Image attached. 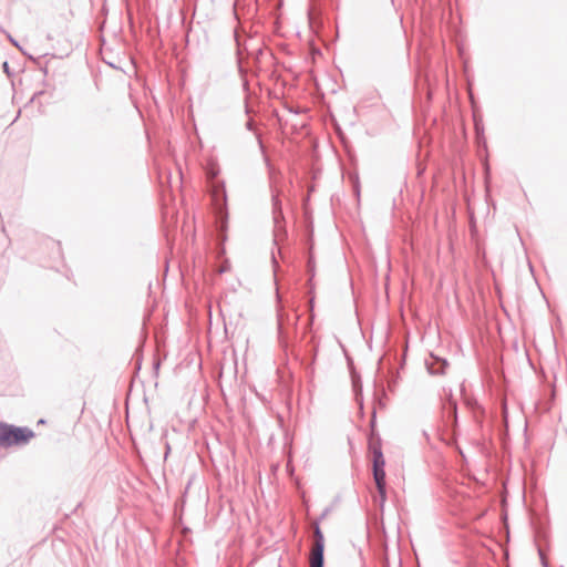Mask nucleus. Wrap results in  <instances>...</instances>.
Wrapping results in <instances>:
<instances>
[{
    "label": "nucleus",
    "mask_w": 567,
    "mask_h": 567,
    "mask_svg": "<svg viewBox=\"0 0 567 567\" xmlns=\"http://www.w3.org/2000/svg\"><path fill=\"white\" fill-rule=\"evenodd\" d=\"M272 219L275 224V243L287 236V230L285 228V216L281 207V200L278 195H272Z\"/></svg>",
    "instance_id": "nucleus-3"
},
{
    "label": "nucleus",
    "mask_w": 567,
    "mask_h": 567,
    "mask_svg": "<svg viewBox=\"0 0 567 567\" xmlns=\"http://www.w3.org/2000/svg\"><path fill=\"white\" fill-rule=\"evenodd\" d=\"M370 423L371 427L374 429L375 411H373L372 413V419ZM369 450L372 453V472H375L380 480L382 478L383 475L385 461L382 453L381 437L374 433V430H372V433L369 437Z\"/></svg>",
    "instance_id": "nucleus-1"
},
{
    "label": "nucleus",
    "mask_w": 567,
    "mask_h": 567,
    "mask_svg": "<svg viewBox=\"0 0 567 567\" xmlns=\"http://www.w3.org/2000/svg\"><path fill=\"white\" fill-rule=\"evenodd\" d=\"M9 40H10V42H11L13 45H16L17 48L21 49V48L19 47L18 42H17L12 37H10V35H9Z\"/></svg>",
    "instance_id": "nucleus-17"
},
{
    "label": "nucleus",
    "mask_w": 567,
    "mask_h": 567,
    "mask_svg": "<svg viewBox=\"0 0 567 567\" xmlns=\"http://www.w3.org/2000/svg\"><path fill=\"white\" fill-rule=\"evenodd\" d=\"M215 202H216V214H217V220H218V228H219V231H225L226 229V225H227V219H228V214H227V209H226V200H227V196H226V190H225V187L224 185L220 186V188H217L216 192H215Z\"/></svg>",
    "instance_id": "nucleus-4"
},
{
    "label": "nucleus",
    "mask_w": 567,
    "mask_h": 567,
    "mask_svg": "<svg viewBox=\"0 0 567 567\" xmlns=\"http://www.w3.org/2000/svg\"><path fill=\"white\" fill-rule=\"evenodd\" d=\"M313 537L309 567H324V537L318 522L315 524Z\"/></svg>",
    "instance_id": "nucleus-2"
},
{
    "label": "nucleus",
    "mask_w": 567,
    "mask_h": 567,
    "mask_svg": "<svg viewBox=\"0 0 567 567\" xmlns=\"http://www.w3.org/2000/svg\"><path fill=\"white\" fill-rule=\"evenodd\" d=\"M311 348L307 350V353L309 355V362L305 363L302 361V364H305L306 369L310 372L313 371V364L316 362L317 352H318V344L316 343L315 337H311L310 339Z\"/></svg>",
    "instance_id": "nucleus-12"
},
{
    "label": "nucleus",
    "mask_w": 567,
    "mask_h": 567,
    "mask_svg": "<svg viewBox=\"0 0 567 567\" xmlns=\"http://www.w3.org/2000/svg\"><path fill=\"white\" fill-rule=\"evenodd\" d=\"M443 392H446V389H443ZM445 395H446V400H447L449 399V392L445 393Z\"/></svg>",
    "instance_id": "nucleus-24"
},
{
    "label": "nucleus",
    "mask_w": 567,
    "mask_h": 567,
    "mask_svg": "<svg viewBox=\"0 0 567 567\" xmlns=\"http://www.w3.org/2000/svg\"><path fill=\"white\" fill-rule=\"evenodd\" d=\"M2 68H3V71L10 75V68H9V63L7 61L3 62L2 64Z\"/></svg>",
    "instance_id": "nucleus-15"
},
{
    "label": "nucleus",
    "mask_w": 567,
    "mask_h": 567,
    "mask_svg": "<svg viewBox=\"0 0 567 567\" xmlns=\"http://www.w3.org/2000/svg\"><path fill=\"white\" fill-rule=\"evenodd\" d=\"M328 512H329V509L327 508V509L322 513L321 518H323L326 515H328Z\"/></svg>",
    "instance_id": "nucleus-20"
},
{
    "label": "nucleus",
    "mask_w": 567,
    "mask_h": 567,
    "mask_svg": "<svg viewBox=\"0 0 567 567\" xmlns=\"http://www.w3.org/2000/svg\"><path fill=\"white\" fill-rule=\"evenodd\" d=\"M538 553H539V557H540V560H542V565H543L544 567H548V563H547V559L545 558V556H544V554H543V550H542V549H539V550H538Z\"/></svg>",
    "instance_id": "nucleus-13"
},
{
    "label": "nucleus",
    "mask_w": 567,
    "mask_h": 567,
    "mask_svg": "<svg viewBox=\"0 0 567 567\" xmlns=\"http://www.w3.org/2000/svg\"><path fill=\"white\" fill-rule=\"evenodd\" d=\"M43 91L35 92L31 99V101H34L38 96L42 95Z\"/></svg>",
    "instance_id": "nucleus-16"
},
{
    "label": "nucleus",
    "mask_w": 567,
    "mask_h": 567,
    "mask_svg": "<svg viewBox=\"0 0 567 567\" xmlns=\"http://www.w3.org/2000/svg\"><path fill=\"white\" fill-rule=\"evenodd\" d=\"M254 125H255V124H254V121H252V120H249V121H247V123H246V127H247V130H249V131H254V130H255V126H254Z\"/></svg>",
    "instance_id": "nucleus-14"
},
{
    "label": "nucleus",
    "mask_w": 567,
    "mask_h": 567,
    "mask_svg": "<svg viewBox=\"0 0 567 567\" xmlns=\"http://www.w3.org/2000/svg\"><path fill=\"white\" fill-rule=\"evenodd\" d=\"M312 249H313V247H312V245H310L309 251H308V257H307V274L309 277L307 285H308L310 295H312V292L315 290L313 278L316 276V260H315V255H313Z\"/></svg>",
    "instance_id": "nucleus-7"
},
{
    "label": "nucleus",
    "mask_w": 567,
    "mask_h": 567,
    "mask_svg": "<svg viewBox=\"0 0 567 567\" xmlns=\"http://www.w3.org/2000/svg\"><path fill=\"white\" fill-rule=\"evenodd\" d=\"M297 321H298V318L296 317V318L293 319L292 324H293V326H296V324H297Z\"/></svg>",
    "instance_id": "nucleus-23"
},
{
    "label": "nucleus",
    "mask_w": 567,
    "mask_h": 567,
    "mask_svg": "<svg viewBox=\"0 0 567 567\" xmlns=\"http://www.w3.org/2000/svg\"><path fill=\"white\" fill-rule=\"evenodd\" d=\"M42 71H43L44 75H47V74H48V69H47V66L42 68Z\"/></svg>",
    "instance_id": "nucleus-21"
},
{
    "label": "nucleus",
    "mask_w": 567,
    "mask_h": 567,
    "mask_svg": "<svg viewBox=\"0 0 567 567\" xmlns=\"http://www.w3.org/2000/svg\"><path fill=\"white\" fill-rule=\"evenodd\" d=\"M446 419L452 422V427L457 425V404L453 399L452 391H449V399L444 403Z\"/></svg>",
    "instance_id": "nucleus-8"
},
{
    "label": "nucleus",
    "mask_w": 567,
    "mask_h": 567,
    "mask_svg": "<svg viewBox=\"0 0 567 567\" xmlns=\"http://www.w3.org/2000/svg\"><path fill=\"white\" fill-rule=\"evenodd\" d=\"M310 306L313 307V297L310 298Z\"/></svg>",
    "instance_id": "nucleus-22"
},
{
    "label": "nucleus",
    "mask_w": 567,
    "mask_h": 567,
    "mask_svg": "<svg viewBox=\"0 0 567 567\" xmlns=\"http://www.w3.org/2000/svg\"><path fill=\"white\" fill-rule=\"evenodd\" d=\"M466 404H467L468 406H471V408H473V405H476V406L478 405L476 401H474V402L472 403L470 400H467V401H466Z\"/></svg>",
    "instance_id": "nucleus-18"
},
{
    "label": "nucleus",
    "mask_w": 567,
    "mask_h": 567,
    "mask_svg": "<svg viewBox=\"0 0 567 567\" xmlns=\"http://www.w3.org/2000/svg\"><path fill=\"white\" fill-rule=\"evenodd\" d=\"M449 362L446 359L431 354V361L426 362L427 371L430 374L441 375L445 373Z\"/></svg>",
    "instance_id": "nucleus-6"
},
{
    "label": "nucleus",
    "mask_w": 567,
    "mask_h": 567,
    "mask_svg": "<svg viewBox=\"0 0 567 567\" xmlns=\"http://www.w3.org/2000/svg\"><path fill=\"white\" fill-rule=\"evenodd\" d=\"M11 446V424L0 422V447Z\"/></svg>",
    "instance_id": "nucleus-10"
},
{
    "label": "nucleus",
    "mask_w": 567,
    "mask_h": 567,
    "mask_svg": "<svg viewBox=\"0 0 567 567\" xmlns=\"http://www.w3.org/2000/svg\"><path fill=\"white\" fill-rule=\"evenodd\" d=\"M169 451H171V446H169V444H166L165 458L167 457V455H168Z\"/></svg>",
    "instance_id": "nucleus-19"
},
{
    "label": "nucleus",
    "mask_w": 567,
    "mask_h": 567,
    "mask_svg": "<svg viewBox=\"0 0 567 567\" xmlns=\"http://www.w3.org/2000/svg\"><path fill=\"white\" fill-rule=\"evenodd\" d=\"M379 405L383 406V403H382L381 399L379 400Z\"/></svg>",
    "instance_id": "nucleus-25"
},
{
    "label": "nucleus",
    "mask_w": 567,
    "mask_h": 567,
    "mask_svg": "<svg viewBox=\"0 0 567 567\" xmlns=\"http://www.w3.org/2000/svg\"><path fill=\"white\" fill-rule=\"evenodd\" d=\"M286 321L282 315H278V340L284 349L288 348V332L286 330Z\"/></svg>",
    "instance_id": "nucleus-11"
},
{
    "label": "nucleus",
    "mask_w": 567,
    "mask_h": 567,
    "mask_svg": "<svg viewBox=\"0 0 567 567\" xmlns=\"http://www.w3.org/2000/svg\"><path fill=\"white\" fill-rule=\"evenodd\" d=\"M34 437V432L28 426H16L11 424V446L24 445Z\"/></svg>",
    "instance_id": "nucleus-5"
},
{
    "label": "nucleus",
    "mask_w": 567,
    "mask_h": 567,
    "mask_svg": "<svg viewBox=\"0 0 567 567\" xmlns=\"http://www.w3.org/2000/svg\"><path fill=\"white\" fill-rule=\"evenodd\" d=\"M373 478L375 482V486L380 497V505L383 506L386 499V483H385V471H383L382 478L379 480V476L373 472Z\"/></svg>",
    "instance_id": "nucleus-9"
}]
</instances>
